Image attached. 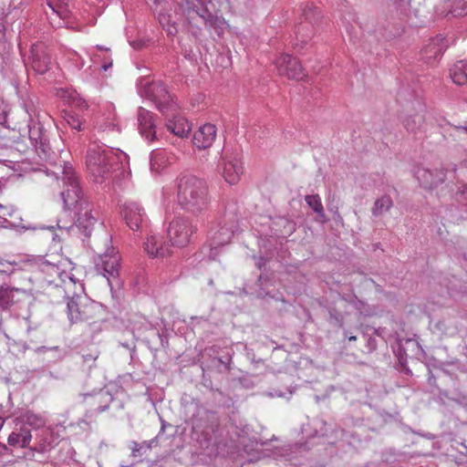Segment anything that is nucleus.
<instances>
[{
  "label": "nucleus",
  "mask_w": 467,
  "mask_h": 467,
  "mask_svg": "<svg viewBox=\"0 0 467 467\" xmlns=\"http://www.w3.org/2000/svg\"><path fill=\"white\" fill-rule=\"evenodd\" d=\"M179 204L188 213L198 215L208 210L210 194L207 182L193 175L180 179L177 193Z\"/></svg>",
  "instance_id": "obj_1"
},
{
  "label": "nucleus",
  "mask_w": 467,
  "mask_h": 467,
  "mask_svg": "<svg viewBox=\"0 0 467 467\" xmlns=\"http://www.w3.org/2000/svg\"><path fill=\"white\" fill-rule=\"evenodd\" d=\"M114 152L102 146L94 145L88 150L86 166L89 175L97 182L108 179L113 170Z\"/></svg>",
  "instance_id": "obj_2"
},
{
  "label": "nucleus",
  "mask_w": 467,
  "mask_h": 467,
  "mask_svg": "<svg viewBox=\"0 0 467 467\" xmlns=\"http://www.w3.org/2000/svg\"><path fill=\"white\" fill-rule=\"evenodd\" d=\"M67 317L71 324L96 323L99 312V306L88 296L75 295L67 301Z\"/></svg>",
  "instance_id": "obj_3"
},
{
  "label": "nucleus",
  "mask_w": 467,
  "mask_h": 467,
  "mask_svg": "<svg viewBox=\"0 0 467 467\" xmlns=\"http://www.w3.org/2000/svg\"><path fill=\"white\" fill-rule=\"evenodd\" d=\"M196 227L192 221L183 216L175 217L169 224L167 234L171 246L185 247L190 242Z\"/></svg>",
  "instance_id": "obj_4"
},
{
  "label": "nucleus",
  "mask_w": 467,
  "mask_h": 467,
  "mask_svg": "<svg viewBox=\"0 0 467 467\" xmlns=\"http://www.w3.org/2000/svg\"><path fill=\"white\" fill-rule=\"evenodd\" d=\"M63 180L67 188L62 192L61 195L65 206L68 210H78L81 206L88 203L82 196L81 189L73 171L66 170Z\"/></svg>",
  "instance_id": "obj_5"
},
{
  "label": "nucleus",
  "mask_w": 467,
  "mask_h": 467,
  "mask_svg": "<svg viewBox=\"0 0 467 467\" xmlns=\"http://www.w3.org/2000/svg\"><path fill=\"white\" fill-rule=\"evenodd\" d=\"M275 64L280 76L297 81L306 78L305 69L296 57L282 54L275 59Z\"/></svg>",
  "instance_id": "obj_6"
},
{
  "label": "nucleus",
  "mask_w": 467,
  "mask_h": 467,
  "mask_svg": "<svg viewBox=\"0 0 467 467\" xmlns=\"http://www.w3.org/2000/svg\"><path fill=\"white\" fill-rule=\"evenodd\" d=\"M147 97L155 102L158 109L166 114L173 108L172 97L161 82H152L146 88Z\"/></svg>",
  "instance_id": "obj_7"
},
{
  "label": "nucleus",
  "mask_w": 467,
  "mask_h": 467,
  "mask_svg": "<svg viewBox=\"0 0 467 467\" xmlns=\"http://www.w3.org/2000/svg\"><path fill=\"white\" fill-rule=\"evenodd\" d=\"M171 244L165 243L160 234H149L142 244L145 254L150 258H164L171 255Z\"/></svg>",
  "instance_id": "obj_8"
},
{
  "label": "nucleus",
  "mask_w": 467,
  "mask_h": 467,
  "mask_svg": "<svg viewBox=\"0 0 467 467\" xmlns=\"http://www.w3.org/2000/svg\"><path fill=\"white\" fill-rule=\"evenodd\" d=\"M97 267L103 271L104 276L109 281L110 278H118L120 270V254L119 251L111 247L105 254H100L97 262Z\"/></svg>",
  "instance_id": "obj_9"
},
{
  "label": "nucleus",
  "mask_w": 467,
  "mask_h": 467,
  "mask_svg": "<svg viewBox=\"0 0 467 467\" xmlns=\"http://www.w3.org/2000/svg\"><path fill=\"white\" fill-rule=\"evenodd\" d=\"M32 67L38 74L46 73L51 64V54L43 42H37L31 47Z\"/></svg>",
  "instance_id": "obj_10"
},
{
  "label": "nucleus",
  "mask_w": 467,
  "mask_h": 467,
  "mask_svg": "<svg viewBox=\"0 0 467 467\" xmlns=\"http://www.w3.org/2000/svg\"><path fill=\"white\" fill-rule=\"evenodd\" d=\"M234 228L235 226L233 223L229 225L222 224L221 222L213 225L208 233L212 248L227 244L234 234Z\"/></svg>",
  "instance_id": "obj_11"
},
{
  "label": "nucleus",
  "mask_w": 467,
  "mask_h": 467,
  "mask_svg": "<svg viewBox=\"0 0 467 467\" xmlns=\"http://www.w3.org/2000/svg\"><path fill=\"white\" fill-rule=\"evenodd\" d=\"M99 219L98 211L94 210L89 203L78 208L76 212V224L88 234L94 228Z\"/></svg>",
  "instance_id": "obj_12"
},
{
  "label": "nucleus",
  "mask_w": 467,
  "mask_h": 467,
  "mask_svg": "<svg viewBox=\"0 0 467 467\" xmlns=\"http://www.w3.org/2000/svg\"><path fill=\"white\" fill-rule=\"evenodd\" d=\"M121 213L131 230L137 231L140 229L145 216L140 205L135 202H128L123 204Z\"/></svg>",
  "instance_id": "obj_13"
},
{
  "label": "nucleus",
  "mask_w": 467,
  "mask_h": 467,
  "mask_svg": "<svg viewBox=\"0 0 467 467\" xmlns=\"http://www.w3.org/2000/svg\"><path fill=\"white\" fill-rule=\"evenodd\" d=\"M217 129L212 123L201 126L193 134L192 143L200 150L210 148L215 140Z\"/></svg>",
  "instance_id": "obj_14"
},
{
  "label": "nucleus",
  "mask_w": 467,
  "mask_h": 467,
  "mask_svg": "<svg viewBox=\"0 0 467 467\" xmlns=\"http://www.w3.org/2000/svg\"><path fill=\"white\" fill-rule=\"evenodd\" d=\"M447 48L444 37L437 36L432 38L422 49V58L428 64L435 63Z\"/></svg>",
  "instance_id": "obj_15"
},
{
  "label": "nucleus",
  "mask_w": 467,
  "mask_h": 467,
  "mask_svg": "<svg viewBox=\"0 0 467 467\" xmlns=\"http://www.w3.org/2000/svg\"><path fill=\"white\" fill-rule=\"evenodd\" d=\"M243 173L244 167L240 160L233 158L223 161L222 175L228 184L234 185L238 183Z\"/></svg>",
  "instance_id": "obj_16"
},
{
  "label": "nucleus",
  "mask_w": 467,
  "mask_h": 467,
  "mask_svg": "<svg viewBox=\"0 0 467 467\" xmlns=\"http://www.w3.org/2000/svg\"><path fill=\"white\" fill-rule=\"evenodd\" d=\"M176 161V156L166 150H153L150 157V169L160 172Z\"/></svg>",
  "instance_id": "obj_17"
},
{
  "label": "nucleus",
  "mask_w": 467,
  "mask_h": 467,
  "mask_svg": "<svg viewBox=\"0 0 467 467\" xmlns=\"http://www.w3.org/2000/svg\"><path fill=\"white\" fill-rule=\"evenodd\" d=\"M24 294L25 291L23 289L11 287L8 285H2L0 286V306L3 309L10 308L20 300L19 295Z\"/></svg>",
  "instance_id": "obj_18"
},
{
  "label": "nucleus",
  "mask_w": 467,
  "mask_h": 467,
  "mask_svg": "<svg viewBox=\"0 0 467 467\" xmlns=\"http://www.w3.org/2000/svg\"><path fill=\"white\" fill-rule=\"evenodd\" d=\"M140 130L142 136L149 140H155V126L152 114L145 109H141L138 117Z\"/></svg>",
  "instance_id": "obj_19"
},
{
  "label": "nucleus",
  "mask_w": 467,
  "mask_h": 467,
  "mask_svg": "<svg viewBox=\"0 0 467 467\" xmlns=\"http://www.w3.org/2000/svg\"><path fill=\"white\" fill-rule=\"evenodd\" d=\"M166 126L168 130L180 138L187 137L192 130L189 121L181 116L169 120Z\"/></svg>",
  "instance_id": "obj_20"
},
{
  "label": "nucleus",
  "mask_w": 467,
  "mask_h": 467,
  "mask_svg": "<svg viewBox=\"0 0 467 467\" xmlns=\"http://www.w3.org/2000/svg\"><path fill=\"white\" fill-rule=\"evenodd\" d=\"M452 81L457 85L467 83V61H458L451 68L450 72Z\"/></svg>",
  "instance_id": "obj_21"
},
{
  "label": "nucleus",
  "mask_w": 467,
  "mask_h": 467,
  "mask_svg": "<svg viewBox=\"0 0 467 467\" xmlns=\"http://www.w3.org/2000/svg\"><path fill=\"white\" fill-rule=\"evenodd\" d=\"M306 202L313 209V211L319 216L320 222H327V216L324 211V207L321 202V198L317 194L306 195Z\"/></svg>",
  "instance_id": "obj_22"
},
{
  "label": "nucleus",
  "mask_w": 467,
  "mask_h": 467,
  "mask_svg": "<svg viewBox=\"0 0 467 467\" xmlns=\"http://www.w3.org/2000/svg\"><path fill=\"white\" fill-rule=\"evenodd\" d=\"M47 5L62 19H66L69 16L68 0H47Z\"/></svg>",
  "instance_id": "obj_23"
},
{
  "label": "nucleus",
  "mask_w": 467,
  "mask_h": 467,
  "mask_svg": "<svg viewBox=\"0 0 467 467\" xmlns=\"http://www.w3.org/2000/svg\"><path fill=\"white\" fill-rule=\"evenodd\" d=\"M57 257H59V260H57V262L51 261L49 259H45V261L41 264L42 271L51 275H57L60 277L61 274L64 271L63 269H61V265H63L65 260L60 255H57Z\"/></svg>",
  "instance_id": "obj_24"
},
{
  "label": "nucleus",
  "mask_w": 467,
  "mask_h": 467,
  "mask_svg": "<svg viewBox=\"0 0 467 467\" xmlns=\"http://www.w3.org/2000/svg\"><path fill=\"white\" fill-rule=\"evenodd\" d=\"M392 205L393 202L391 197L389 195H383L375 201L374 206L372 208V214L374 216H379L384 212L389 211Z\"/></svg>",
  "instance_id": "obj_25"
},
{
  "label": "nucleus",
  "mask_w": 467,
  "mask_h": 467,
  "mask_svg": "<svg viewBox=\"0 0 467 467\" xmlns=\"http://www.w3.org/2000/svg\"><path fill=\"white\" fill-rule=\"evenodd\" d=\"M422 117L420 115H415L413 117L408 118L405 122V128L408 130L414 131L418 127H420L422 123Z\"/></svg>",
  "instance_id": "obj_26"
},
{
  "label": "nucleus",
  "mask_w": 467,
  "mask_h": 467,
  "mask_svg": "<svg viewBox=\"0 0 467 467\" xmlns=\"http://www.w3.org/2000/svg\"><path fill=\"white\" fill-rule=\"evenodd\" d=\"M26 422L36 429H38L45 424L44 420L40 416L34 413H27L26 415Z\"/></svg>",
  "instance_id": "obj_27"
},
{
  "label": "nucleus",
  "mask_w": 467,
  "mask_h": 467,
  "mask_svg": "<svg viewBox=\"0 0 467 467\" xmlns=\"http://www.w3.org/2000/svg\"><path fill=\"white\" fill-rule=\"evenodd\" d=\"M7 442L11 446H16V445L20 446V443L22 442L21 431L20 432L14 431V432L10 433V435L8 436V439H7Z\"/></svg>",
  "instance_id": "obj_28"
},
{
  "label": "nucleus",
  "mask_w": 467,
  "mask_h": 467,
  "mask_svg": "<svg viewBox=\"0 0 467 467\" xmlns=\"http://www.w3.org/2000/svg\"><path fill=\"white\" fill-rule=\"evenodd\" d=\"M21 434H22V442L20 443V447L26 448V447H28V445L32 440L31 432L28 430L23 429V430H21Z\"/></svg>",
  "instance_id": "obj_29"
},
{
  "label": "nucleus",
  "mask_w": 467,
  "mask_h": 467,
  "mask_svg": "<svg viewBox=\"0 0 467 467\" xmlns=\"http://www.w3.org/2000/svg\"><path fill=\"white\" fill-rule=\"evenodd\" d=\"M67 121L73 130H81V121L78 118H76L72 115H68Z\"/></svg>",
  "instance_id": "obj_30"
},
{
  "label": "nucleus",
  "mask_w": 467,
  "mask_h": 467,
  "mask_svg": "<svg viewBox=\"0 0 467 467\" xmlns=\"http://www.w3.org/2000/svg\"><path fill=\"white\" fill-rule=\"evenodd\" d=\"M348 340L349 341H356L357 340V337L356 336H351L348 337Z\"/></svg>",
  "instance_id": "obj_31"
},
{
  "label": "nucleus",
  "mask_w": 467,
  "mask_h": 467,
  "mask_svg": "<svg viewBox=\"0 0 467 467\" xmlns=\"http://www.w3.org/2000/svg\"><path fill=\"white\" fill-rule=\"evenodd\" d=\"M109 67H110V65H104L103 69L106 71Z\"/></svg>",
  "instance_id": "obj_32"
}]
</instances>
